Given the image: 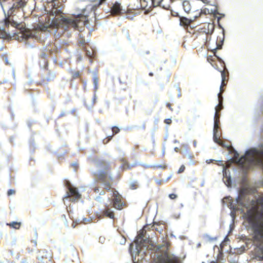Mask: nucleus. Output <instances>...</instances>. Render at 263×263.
<instances>
[{"mask_svg": "<svg viewBox=\"0 0 263 263\" xmlns=\"http://www.w3.org/2000/svg\"><path fill=\"white\" fill-rule=\"evenodd\" d=\"M96 99H97L96 92H95L94 91L93 97V100H92V102L93 104H95L96 103Z\"/></svg>", "mask_w": 263, "mask_h": 263, "instance_id": "58836bf2", "label": "nucleus"}, {"mask_svg": "<svg viewBox=\"0 0 263 263\" xmlns=\"http://www.w3.org/2000/svg\"><path fill=\"white\" fill-rule=\"evenodd\" d=\"M167 107H168L171 110H172L171 104L170 103H167Z\"/></svg>", "mask_w": 263, "mask_h": 263, "instance_id": "5fc2aeb1", "label": "nucleus"}, {"mask_svg": "<svg viewBox=\"0 0 263 263\" xmlns=\"http://www.w3.org/2000/svg\"><path fill=\"white\" fill-rule=\"evenodd\" d=\"M75 111H76V109H74H74H72L71 110V111H70V112H71V114H74Z\"/></svg>", "mask_w": 263, "mask_h": 263, "instance_id": "680f3d73", "label": "nucleus"}, {"mask_svg": "<svg viewBox=\"0 0 263 263\" xmlns=\"http://www.w3.org/2000/svg\"><path fill=\"white\" fill-rule=\"evenodd\" d=\"M156 181L159 184H161V183H162V181L161 180H156Z\"/></svg>", "mask_w": 263, "mask_h": 263, "instance_id": "6e6d98bb", "label": "nucleus"}, {"mask_svg": "<svg viewBox=\"0 0 263 263\" xmlns=\"http://www.w3.org/2000/svg\"><path fill=\"white\" fill-rule=\"evenodd\" d=\"M224 41V29L222 28V37H219V41L218 42H216V47L214 49V51H216L217 49H222L223 43Z\"/></svg>", "mask_w": 263, "mask_h": 263, "instance_id": "9b49d317", "label": "nucleus"}, {"mask_svg": "<svg viewBox=\"0 0 263 263\" xmlns=\"http://www.w3.org/2000/svg\"><path fill=\"white\" fill-rule=\"evenodd\" d=\"M141 128L144 129L145 128V123H143L142 126H141Z\"/></svg>", "mask_w": 263, "mask_h": 263, "instance_id": "13d9d810", "label": "nucleus"}, {"mask_svg": "<svg viewBox=\"0 0 263 263\" xmlns=\"http://www.w3.org/2000/svg\"><path fill=\"white\" fill-rule=\"evenodd\" d=\"M4 61H5V62L6 65H9V61H8V59H7V58L6 57H5Z\"/></svg>", "mask_w": 263, "mask_h": 263, "instance_id": "49530a36", "label": "nucleus"}, {"mask_svg": "<svg viewBox=\"0 0 263 263\" xmlns=\"http://www.w3.org/2000/svg\"><path fill=\"white\" fill-rule=\"evenodd\" d=\"M137 181H133L130 183V189L132 190H135L136 189V186L137 185Z\"/></svg>", "mask_w": 263, "mask_h": 263, "instance_id": "393cba45", "label": "nucleus"}, {"mask_svg": "<svg viewBox=\"0 0 263 263\" xmlns=\"http://www.w3.org/2000/svg\"><path fill=\"white\" fill-rule=\"evenodd\" d=\"M39 254L37 256V258L41 262H44V259L50 261L52 258L51 253L46 250H41L39 252Z\"/></svg>", "mask_w": 263, "mask_h": 263, "instance_id": "1a4fd4ad", "label": "nucleus"}, {"mask_svg": "<svg viewBox=\"0 0 263 263\" xmlns=\"http://www.w3.org/2000/svg\"><path fill=\"white\" fill-rule=\"evenodd\" d=\"M210 263H218V262L217 260H216V261L213 260Z\"/></svg>", "mask_w": 263, "mask_h": 263, "instance_id": "338daca9", "label": "nucleus"}, {"mask_svg": "<svg viewBox=\"0 0 263 263\" xmlns=\"http://www.w3.org/2000/svg\"><path fill=\"white\" fill-rule=\"evenodd\" d=\"M67 43V41L64 39H61L60 40H57V42H54V44H50L48 46L46 45L43 47L44 51L40 54V57L45 60L49 54L58 53L59 48Z\"/></svg>", "mask_w": 263, "mask_h": 263, "instance_id": "423d86ee", "label": "nucleus"}, {"mask_svg": "<svg viewBox=\"0 0 263 263\" xmlns=\"http://www.w3.org/2000/svg\"><path fill=\"white\" fill-rule=\"evenodd\" d=\"M55 77V73L54 72H51L50 71H49L47 74V76L46 77V80L48 81H52L54 79Z\"/></svg>", "mask_w": 263, "mask_h": 263, "instance_id": "aec40b11", "label": "nucleus"}, {"mask_svg": "<svg viewBox=\"0 0 263 263\" xmlns=\"http://www.w3.org/2000/svg\"><path fill=\"white\" fill-rule=\"evenodd\" d=\"M151 10L149 9H145L144 14H147L151 12Z\"/></svg>", "mask_w": 263, "mask_h": 263, "instance_id": "c03bdc74", "label": "nucleus"}, {"mask_svg": "<svg viewBox=\"0 0 263 263\" xmlns=\"http://www.w3.org/2000/svg\"><path fill=\"white\" fill-rule=\"evenodd\" d=\"M168 197L171 199H175L177 198V195L175 194H169Z\"/></svg>", "mask_w": 263, "mask_h": 263, "instance_id": "7c9ffc66", "label": "nucleus"}, {"mask_svg": "<svg viewBox=\"0 0 263 263\" xmlns=\"http://www.w3.org/2000/svg\"><path fill=\"white\" fill-rule=\"evenodd\" d=\"M126 36H127V38L128 39V40L129 41H131V39L129 37V34L128 32L127 33V34H126Z\"/></svg>", "mask_w": 263, "mask_h": 263, "instance_id": "603ef678", "label": "nucleus"}, {"mask_svg": "<svg viewBox=\"0 0 263 263\" xmlns=\"http://www.w3.org/2000/svg\"><path fill=\"white\" fill-rule=\"evenodd\" d=\"M154 165L156 166V167L160 168L161 169H165L166 168V165L165 164H154Z\"/></svg>", "mask_w": 263, "mask_h": 263, "instance_id": "c85d7f7f", "label": "nucleus"}, {"mask_svg": "<svg viewBox=\"0 0 263 263\" xmlns=\"http://www.w3.org/2000/svg\"><path fill=\"white\" fill-rule=\"evenodd\" d=\"M82 221H83V223L86 224V223H88L90 220L86 218H83Z\"/></svg>", "mask_w": 263, "mask_h": 263, "instance_id": "e433bc0d", "label": "nucleus"}, {"mask_svg": "<svg viewBox=\"0 0 263 263\" xmlns=\"http://www.w3.org/2000/svg\"><path fill=\"white\" fill-rule=\"evenodd\" d=\"M100 187H95L94 189V192L96 193H99L100 195H104L105 193L104 191L103 190H101V191H100Z\"/></svg>", "mask_w": 263, "mask_h": 263, "instance_id": "b1692460", "label": "nucleus"}, {"mask_svg": "<svg viewBox=\"0 0 263 263\" xmlns=\"http://www.w3.org/2000/svg\"><path fill=\"white\" fill-rule=\"evenodd\" d=\"M15 191L13 189H9L7 192V195L8 196L12 195L15 194Z\"/></svg>", "mask_w": 263, "mask_h": 263, "instance_id": "c756f323", "label": "nucleus"}, {"mask_svg": "<svg viewBox=\"0 0 263 263\" xmlns=\"http://www.w3.org/2000/svg\"><path fill=\"white\" fill-rule=\"evenodd\" d=\"M111 129H112V135L111 136H107L108 140L106 141V143L108 142L109 141L111 140L112 139L113 136L120 132V129L116 126H112L111 127ZM103 143H106V142L104 141V140H103Z\"/></svg>", "mask_w": 263, "mask_h": 263, "instance_id": "ddd939ff", "label": "nucleus"}, {"mask_svg": "<svg viewBox=\"0 0 263 263\" xmlns=\"http://www.w3.org/2000/svg\"><path fill=\"white\" fill-rule=\"evenodd\" d=\"M174 143H179V141H178L177 140H175L174 141Z\"/></svg>", "mask_w": 263, "mask_h": 263, "instance_id": "774afa93", "label": "nucleus"}, {"mask_svg": "<svg viewBox=\"0 0 263 263\" xmlns=\"http://www.w3.org/2000/svg\"><path fill=\"white\" fill-rule=\"evenodd\" d=\"M92 73L93 75V84L94 86V91L96 92L98 88V83L99 81V79L98 78L97 72L96 71H92Z\"/></svg>", "mask_w": 263, "mask_h": 263, "instance_id": "f8f14e48", "label": "nucleus"}, {"mask_svg": "<svg viewBox=\"0 0 263 263\" xmlns=\"http://www.w3.org/2000/svg\"><path fill=\"white\" fill-rule=\"evenodd\" d=\"M110 10L112 13L118 15L126 12V10L122 8L121 4L117 2L112 5Z\"/></svg>", "mask_w": 263, "mask_h": 263, "instance_id": "9d476101", "label": "nucleus"}, {"mask_svg": "<svg viewBox=\"0 0 263 263\" xmlns=\"http://www.w3.org/2000/svg\"><path fill=\"white\" fill-rule=\"evenodd\" d=\"M189 163H190V164H191V165L194 164V162L192 160V159H190Z\"/></svg>", "mask_w": 263, "mask_h": 263, "instance_id": "864d4df0", "label": "nucleus"}, {"mask_svg": "<svg viewBox=\"0 0 263 263\" xmlns=\"http://www.w3.org/2000/svg\"><path fill=\"white\" fill-rule=\"evenodd\" d=\"M172 122V120L171 119H166L164 120V123L167 124H171V123Z\"/></svg>", "mask_w": 263, "mask_h": 263, "instance_id": "c9c22d12", "label": "nucleus"}, {"mask_svg": "<svg viewBox=\"0 0 263 263\" xmlns=\"http://www.w3.org/2000/svg\"><path fill=\"white\" fill-rule=\"evenodd\" d=\"M152 3V5L154 7H156L157 6H160V4L162 2L163 0H150Z\"/></svg>", "mask_w": 263, "mask_h": 263, "instance_id": "412c9836", "label": "nucleus"}, {"mask_svg": "<svg viewBox=\"0 0 263 263\" xmlns=\"http://www.w3.org/2000/svg\"><path fill=\"white\" fill-rule=\"evenodd\" d=\"M7 225L10 226V227H11L13 229L18 230L20 228V226L21 225V222H17V221H12L9 223H7Z\"/></svg>", "mask_w": 263, "mask_h": 263, "instance_id": "2eb2a0df", "label": "nucleus"}, {"mask_svg": "<svg viewBox=\"0 0 263 263\" xmlns=\"http://www.w3.org/2000/svg\"><path fill=\"white\" fill-rule=\"evenodd\" d=\"M32 242L34 243V245H35V246H37V241H36V240H33V241H32Z\"/></svg>", "mask_w": 263, "mask_h": 263, "instance_id": "e2e57ef3", "label": "nucleus"}, {"mask_svg": "<svg viewBox=\"0 0 263 263\" xmlns=\"http://www.w3.org/2000/svg\"><path fill=\"white\" fill-rule=\"evenodd\" d=\"M110 196L111 197L108 198L109 203L106 204L105 208L101 211L100 214H98L99 218H101L106 216L111 219H114V210L109 206L110 205H112L115 209L119 210H121L124 205L125 203L121 201V196L117 191L112 190Z\"/></svg>", "mask_w": 263, "mask_h": 263, "instance_id": "20e7f679", "label": "nucleus"}, {"mask_svg": "<svg viewBox=\"0 0 263 263\" xmlns=\"http://www.w3.org/2000/svg\"><path fill=\"white\" fill-rule=\"evenodd\" d=\"M185 155L190 159H192L193 156L190 154V152L186 153Z\"/></svg>", "mask_w": 263, "mask_h": 263, "instance_id": "79ce46f5", "label": "nucleus"}, {"mask_svg": "<svg viewBox=\"0 0 263 263\" xmlns=\"http://www.w3.org/2000/svg\"><path fill=\"white\" fill-rule=\"evenodd\" d=\"M220 72H221V79H222L221 85L220 86V91H222V87L223 85H225L224 81H225V79H226V76H225V73L223 71H220Z\"/></svg>", "mask_w": 263, "mask_h": 263, "instance_id": "4be33fe9", "label": "nucleus"}, {"mask_svg": "<svg viewBox=\"0 0 263 263\" xmlns=\"http://www.w3.org/2000/svg\"><path fill=\"white\" fill-rule=\"evenodd\" d=\"M59 2L53 1L50 3L46 7L48 14L52 16L48 23L41 24L39 27L30 32L28 38H32L37 42L51 44L48 41L49 36L53 35L55 42L66 37H69L75 29L81 32L85 27H89L90 25L88 17H96L95 11L97 6L94 4H89L84 8H77L74 13L69 17L63 15L62 7L58 5Z\"/></svg>", "mask_w": 263, "mask_h": 263, "instance_id": "f257e3e1", "label": "nucleus"}, {"mask_svg": "<svg viewBox=\"0 0 263 263\" xmlns=\"http://www.w3.org/2000/svg\"><path fill=\"white\" fill-rule=\"evenodd\" d=\"M95 51L93 50L92 51L86 50V55L90 59V62H92V58L95 57Z\"/></svg>", "mask_w": 263, "mask_h": 263, "instance_id": "6ab92c4d", "label": "nucleus"}, {"mask_svg": "<svg viewBox=\"0 0 263 263\" xmlns=\"http://www.w3.org/2000/svg\"><path fill=\"white\" fill-rule=\"evenodd\" d=\"M96 200L99 202H101L102 201V198L100 196H98L95 198Z\"/></svg>", "mask_w": 263, "mask_h": 263, "instance_id": "72a5a7b5", "label": "nucleus"}, {"mask_svg": "<svg viewBox=\"0 0 263 263\" xmlns=\"http://www.w3.org/2000/svg\"><path fill=\"white\" fill-rule=\"evenodd\" d=\"M145 230H142L139 234L138 238L135 243L130 245L129 251L131 254L132 260L134 263H140L144 259V255L145 251L152 247L155 249L157 253L158 262L159 263H172V260L167 253V248L165 245H157L153 246L152 243V240L147 237Z\"/></svg>", "mask_w": 263, "mask_h": 263, "instance_id": "f03ea898", "label": "nucleus"}, {"mask_svg": "<svg viewBox=\"0 0 263 263\" xmlns=\"http://www.w3.org/2000/svg\"><path fill=\"white\" fill-rule=\"evenodd\" d=\"M81 195L78 191L77 188L74 186H69L68 191L66 192L65 196L63 197V201L65 205L67 206L66 200L69 199L72 202L77 201L81 198Z\"/></svg>", "mask_w": 263, "mask_h": 263, "instance_id": "0eeeda50", "label": "nucleus"}, {"mask_svg": "<svg viewBox=\"0 0 263 263\" xmlns=\"http://www.w3.org/2000/svg\"><path fill=\"white\" fill-rule=\"evenodd\" d=\"M125 243V238H123L122 241L120 242L121 244H124Z\"/></svg>", "mask_w": 263, "mask_h": 263, "instance_id": "de8ad7c7", "label": "nucleus"}, {"mask_svg": "<svg viewBox=\"0 0 263 263\" xmlns=\"http://www.w3.org/2000/svg\"><path fill=\"white\" fill-rule=\"evenodd\" d=\"M71 166H72L74 168V171H76V168H77L78 167V163L77 162H73L72 163H71Z\"/></svg>", "mask_w": 263, "mask_h": 263, "instance_id": "4c0bfd02", "label": "nucleus"}, {"mask_svg": "<svg viewBox=\"0 0 263 263\" xmlns=\"http://www.w3.org/2000/svg\"><path fill=\"white\" fill-rule=\"evenodd\" d=\"M220 94L218 93V99L219 104L216 106L215 107V112L214 118V127H213V140L215 143L219 144V145L223 147H228V145H226L223 142H222L219 138L220 137V133L219 132V129L220 128L219 125V118L220 114L219 111L223 108V106L221 105V101L220 100Z\"/></svg>", "mask_w": 263, "mask_h": 263, "instance_id": "39448f33", "label": "nucleus"}, {"mask_svg": "<svg viewBox=\"0 0 263 263\" xmlns=\"http://www.w3.org/2000/svg\"><path fill=\"white\" fill-rule=\"evenodd\" d=\"M83 223L82 218H77L75 221H73V223L72 224V227L73 228H74L76 226V223Z\"/></svg>", "mask_w": 263, "mask_h": 263, "instance_id": "5701e85b", "label": "nucleus"}, {"mask_svg": "<svg viewBox=\"0 0 263 263\" xmlns=\"http://www.w3.org/2000/svg\"><path fill=\"white\" fill-rule=\"evenodd\" d=\"M11 19L14 22V21L11 17ZM16 23L18 24L17 25H13L12 24L9 23V25H6L4 24V20H3L2 25V27L0 26V34H2L3 35L2 36H0V38H4L5 36V33H6V28H9V26H11L12 27L15 28L16 29H17L19 30L20 32H17V33H21L22 36H25V34H24L23 32L25 31V28L24 27L23 25L22 24L18 23L16 22Z\"/></svg>", "mask_w": 263, "mask_h": 263, "instance_id": "6e6552de", "label": "nucleus"}, {"mask_svg": "<svg viewBox=\"0 0 263 263\" xmlns=\"http://www.w3.org/2000/svg\"><path fill=\"white\" fill-rule=\"evenodd\" d=\"M180 25L182 26H186L190 24L192 22L191 20L188 19L186 17L181 16L180 17Z\"/></svg>", "mask_w": 263, "mask_h": 263, "instance_id": "4468645a", "label": "nucleus"}, {"mask_svg": "<svg viewBox=\"0 0 263 263\" xmlns=\"http://www.w3.org/2000/svg\"><path fill=\"white\" fill-rule=\"evenodd\" d=\"M184 170H185V166H184V165H182L180 166V168L179 169L178 173H179V174L183 172L184 171Z\"/></svg>", "mask_w": 263, "mask_h": 263, "instance_id": "2f4dec72", "label": "nucleus"}, {"mask_svg": "<svg viewBox=\"0 0 263 263\" xmlns=\"http://www.w3.org/2000/svg\"><path fill=\"white\" fill-rule=\"evenodd\" d=\"M65 111H62L61 112V114H60V117H63V116H64L65 115Z\"/></svg>", "mask_w": 263, "mask_h": 263, "instance_id": "8fccbe9b", "label": "nucleus"}, {"mask_svg": "<svg viewBox=\"0 0 263 263\" xmlns=\"http://www.w3.org/2000/svg\"><path fill=\"white\" fill-rule=\"evenodd\" d=\"M180 213L174 214L173 215V217L176 219H178L180 218Z\"/></svg>", "mask_w": 263, "mask_h": 263, "instance_id": "f704fd0d", "label": "nucleus"}, {"mask_svg": "<svg viewBox=\"0 0 263 263\" xmlns=\"http://www.w3.org/2000/svg\"><path fill=\"white\" fill-rule=\"evenodd\" d=\"M174 151L176 152H178V151H179V148L177 147H175L174 148Z\"/></svg>", "mask_w": 263, "mask_h": 263, "instance_id": "bf43d9fd", "label": "nucleus"}, {"mask_svg": "<svg viewBox=\"0 0 263 263\" xmlns=\"http://www.w3.org/2000/svg\"><path fill=\"white\" fill-rule=\"evenodd\" d=\"M151 228H153V230L158 232L160 234H161L163 231V228L156 223L153 224Z\"/></svg>", "mask_w": 263, "mask_h": 263, "instance_id": "a211bd4d", "label": "nucleus"}, {"mask_svg": "<svg viewBox=\"0 0 263 263\" xmlns=\"http://www.w3.org/2000/svg\"><path fill=\"white\" fill-rule=\"evenodd\" d=\"M21 263H26V260L22 259V260H21Z\"/></svg>", "mask_w": 263, "mask_h": 263, "instance_id": "69168bd1", "label": "nucleus"}, {"mask_svg": "<svg viewBox=\"0 0 263 263\" xmlns=\"http://www.w3.org/2000/svg\"><path fill=\"white\" fill-rule=\"evenodd\" d=\"M80 76L79 71H72V76L73 79L78 78Z\"/></svg>", "mask_w": 263, "mask_h": 263, "instance_id": "cd10ccee", "label": "nucleus"}, {"mask_svg": "<svg viewBox=\"0 0 263 263\" xmlns=\"http://www.w3.org/2000/svg\"><path fill=\"white\" fill-rule=\"evenodd\" d=\"M141 165L143 166L145 168H155L156 166L155 165H154V164H145L142 163L141 164Z\"/></svg>", "mask_w": 263, "mask_h": 263, "instance_id": "a878e982", "label": "nucleus"}, {"mask_svg": "<svg viewBox=\"0 0 263 263\" xmlns=\"http://www.w3.org/2000/svg\"><path fill=\"white\" fill-rule=\"evenodd\" d=\"M172 178V175H170L167 179H166L165 181H168L171 178Z\"/></svg>", "mask_w": 263, "mask_h": 263, "instance_id": "4d7b16f0", "label": "nucleus"}, {"mask_svg": "<svg viewBox=\"0 0 263 263\" xmlns=\"http://www.w3.org/2000/svg\"><path fill=\"white\" fill-rule=\"evenodd\" d=\"M44 68H46L47 66H48V63L46 61H44Z\"/></svg>", "mask_w": 263, "mask_h": 263, "instance_id": "3c124183", "label": "nucleus"}, {"mask_svg": "<svg viewBox=\"0 0 263 263\" xmlns=\"http://www.w3.org/2000/svg\"><path fill=\"white\" fill-rule=\"evenodd\" d=\"M214 159H207L206 160V162L208 163V164H210L211 163V162H212L213 161H214Z\"/></svg>", "mask_w": 263, "mask_h": 263, "instance_id": "a18cd8bd", "label": "nucleus"}, {"mask_svg": "<svg viewBox=\"0 0 263 263\" xmlns=\"http://www.w3.org/2000/svg\"><path fill=\"white\" fill-rule=\"evenodd\" d=\"M88 159L96 167V169L91 168V173L99 178L100 182L104 185L106 190L111 189V181L112 179V177L111 175H108V163L93 156L92 154L89 155Z\"/></svg>", "mask_w": 263, "mask_h": 263, "instance_id": "7ed1b4c3", "label": "nucleus"}, {"mask_svg": "<svg viewBox=\"0 0 263 263\" xmlns=\"http://www.w3.org/2000/svg\"><path fill=\"white\" fill-rule=\"evenodd\" d=\"M62 218L64 219V222L66 226V227H68V222H67V219H66V216L65 215L63 214L62 216Z\"/></svg>", "mask_w": 263, "mask_h": 263, "instance_id": "473e14b6", "label": "nucleus"}, {"mask_svg": "<svg viewBox=\"0 0 263 263\" xmlns=\"http://www.w3.org/2000/svg\"><path fill=\"white\" fill-rule=\"evenodd\" d=\"M182 6L184 11L187 13L189 12L191 10L190 2L188 1H184L183 2Z\"/></svg>", "mask_w": 263, "mask_h": 263, "instance_id": "f3484780", "label": "nucleus"}, {"mask_svg": "<svg viewBox=\"0 0 263 263\" xmlns=\"http://www.w3.org/2000/svg\"><path fill=\"white\" fill-rule=\"evenodd\" d=\"M177 90L178 91V98H180L181 94V89L179 87H177Z\"/></svg>", "mask_w": 263, "mask_h": 263, "instance_id": "a19ab883", "label": "nucleus"}, {"mask_svg": "<svg viewBox=\"0 0 263 263\" xmlns=\"http://www.w3.org/2000/svg\"><path fill=\"white\" fill-rule=\"evenodd\" d=\"M172 15L174 16H178V17H180L179 15V13L177 12H174V11H172Z\"/></svg>", "mask_w": 263, "mask_h": 263, "instance_id": "ea45409f", "label": "nucleus"}, {"mask_svg": "<svg viewBox=\"0 0 263 263\" xmlns=\"http://www.w3.org/2000/svg\"><path fill=\"white\" fill-rule=\"evenodd\" d=\"M197 141L195 140L193 141V145L195 147L197 146Z\"/></svg>", "mask_w": 263, "mask_h": 263, "instance_id": "09e8293b", "label": "nucleus"}, {"mask_svg": "<svg viewBox=\"0 0 263 263\" xmlns=\"http://www.w3.org/2000/svg\"><path fill=\"white\" fill-rule=\"evenodd\" d=\"M105 1H106V0H100V2H99V5L102 4L103 3H104Z\"/></svg>", "mask_w": 263, "mask_h": 263, "instance_id": "052dcab7", "label": "nucleus"}, {"mask_svg": "<svg viewBox=\"0 0 263 263\" xmlns=\"http://www.w3.org/2000/svg\"><path fill=\"white\" fill-rule=\"evenodd\" d=\"M223 182L225 183V184L228 187H230L232 184V179L230 177H227V174L226 173L225 175H224V177L223 179Z\"/></svg>", "mask_w": 263, "mask_h": 263, "instance_id": "dca6fc26", "label": "nucleus"}, {"mask_svg": "<svg viewBox=\"0 0 263 263\" xmlns=\"http://www.w3.org/2000/svg\"><path fill=\"white\" fill-rule=\"evenodd\" d=\"M182 147L183 148V151L186 154L187 152H189L188 151V145L186 144H183L182 145Z\"/></svg>", "mask_w": 263, "mask_h": 263, "instance_id": "bb28decb", "label": "nucleus"}, {"mask_svg": "<svg viewBox=\"0 0 263 263\" xmlns=\"http://www.w3.org/2000/svg\"><path fill=\"white\" fill-rule=\"evenodd\" d=\"M165 152V146L164 145H163V148L162 149V155H164Z\"/></svg>", "mask_w": 263, "mask_h": 263, "instance_id": "37998d69", "label": "nucleus"}, {"mask_svg": "<svg viewBox=\"0 0 263 263\" xmlns=\"http://www.w3.org/2000/svg\"><path fill=\"white\" fill-rule=\"evenodd\" d=\"M133 128V127H127L125 128V129L126 130H127V129H132Z\"/></svg>", "mask_w": 263, "mask_h": 263, "instance_id": "0e129e2a", "label": "nucleus"}]
</instances>
